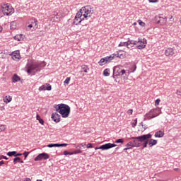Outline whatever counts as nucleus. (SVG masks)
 <instances>
[{"mask_svg":"<svg viewBox=\"0 0 181 181\" xmlns=\"http://www.w3.org/2000/svg\"><path fill=\"white\" fill-rule=\"evenodd\" d=\"M148 1L155 4L156 2H158V0H148Z\"/></svg>","mask_w":181,"mask_h":181,"instance_id":"nucleus-45","label":"nucleus"},{"mask_svg":"<svg viewBox=\"0 0 181 181\" xmlns=\"http://www.w3.org/2000/svg\"><path fill=\"white\" fill-rule=\"evenodd\" d=\"M8 156H16V151H9L7 153Z\"/></svg>","mask_w":181,"mask_h":181,"instance_id":"nucleus-31","label":"nucleus"},{"mask_svg":"<svg viewBox=\"0 0 181 181\" xmlns=\"http://www.w3.org/2000/svg\"><path fill=\"white\" fill-rule=\"evenodd\" d=\"M5 129H6V127L5 125H0V132H3Z\"/></svg>","mask_w":181,"mask_h":181,"instance_id":"nucleus-33","label":"nucleus"},{"mask_svg":"<svg viewBox=\"0 0 181 181\" xmlns=\"http://www.w3.org/2000/svg\"><path fill=\"white\" fill-rule=\"evenodd\" d=\"M98 64H100V66H104V64H107V62H106V61H105V58H102V59L99 61Z\"/></svg>","mask_w":181,"mask_h":181,"instance_id":"nucleus-28","label":"nucleus"},{"mask_svg":"<svg viewBox=\"0 0 181 181\" xmlns=\"http://www.w3.org/2000/svg\"><path fill=\"white\" fill-rule=\"evenodd\" d=\"M2 156V159H5L6 160H8V157L5 156Z\"/></svg>","mask_w":181,"mask_h":181,"instance_id":"nucleus-48","label":"nucleus"},{"mask_svg":"<svg viewBox=\"0 0 181 181\" xmlns=\"http://www.w3.org/2000/svg\"><path fill=\"white\" fill-rule=\"evenodd\" d=\"M50 91L52 90V86L50 84L42 85L39 88V91Z\"/></svg>","mask_w":181,"mask_h":181,"instance_id":"nucleus-16","label":"nucleus"},{"mask_svg":"<svg viewBox=\"0 0 181 181\" xmlns=\"http://www.w3.org/2000/svg\"><path fill=\"white\" fill-rule=\"evenodd\" d=\"M23 181H31L30 178H25Z\"/></svg>","mask_w":181,"mask_h":181,"instance_id":"nucleus-54","label":"nucleus"},{"mask_svg":"<svg viewBox=\"0 0 181 181\" xmlns=\"http://www.w3.org/2000/svg\"><path fill=\"white\" fill-rule=\"evenodd\" d=\"M25 69H27V73L30 74V73L40 71V65L39 64L28 63Z\"/></svg>","mask_w":181,"mask_h":181,"instance_id":"nucleus-5","label":"nucleus"},{"mask_svg":"<svg viewBox=\"0 0 181 181\" xmlns=\"http://www.w3.org/2000/svg\"><path fill=\"white\" fill-rule=\"evenodd\" d=\"M21 57V54L19 52H13L12 54V59L13 60H19Z\"/></svg>","mask_w":181,"mask_h":181,"instance_id":"nucleus-21","label":"nucleus"},{"mask_svg":"<svg viewBox=\"0 0 181 181\" xmlns=\"http://www.w3.org/2000/svg\"><path fill=\"white\" fill-rule=\"evenodd\" d=\"M128 78H125V76H124V80H127Z\"/></svg>","mask_w":181,"mask_h":181,"instance_id":"nucleus-59","label":"nucleus"},{"mask_svg":"<svg viewBox=\"0 0 181 181\" xmlns=\"http://www.w3.org/2000/svg\"><path fill=\"white\" fill-rule=\"evenodd\" d=\"M160 114V109H153L150 111L149 113L146 115L147 118H155V117H158Z\"/></svg>","mask_w":181,"mask_h":181,"instance_id":"nucleus-9","label":"nucleus"},{"mask_svg":"<svg viewBox=\"0 0 181 181\" xmlns=\"http://www.w3.org/2000/svg\"><path fill=\"white\" fill-rule=\"evenodd\" d=\"M28 28H30V29H31V28H33V29L36 30V29H37V20L31 19L30 23L28 25Z\"/></svg>","mask_w":181,"mask_h":181,"instance_id":"nucleus-13","label":"nucleus"},{"mask_svg":"<svg viewBox=\"0 0 181 181\" xmlns=\"http://www.w3.org/2000/svg\"><path fill=\"white\" fill-rule=\"evenodd\" d=\"M62 13L58 12L56 13V15L53 17V21H55V22H58V21H60L62 19Z\"/></svg>","mask_w":181,"mask_h":181,"instance_id":"nucleus-18","label":"nucleus"},{"mask_svg":"<svg viewBox=\"0 0 181 181\" xmlns=\"http://www.w3.org/2000/svg\"><path fill=\"white\" fill-rule=\"evenodd\" d=\"M4 103H5L6 104H8V103H11V101H12V97L11 95H7L5 96L3 98Z\"/></svg>","mask_w":181,"mask_h":181,"instance_id":"nucleus-20","label":"nucleus"},{"mask_svg":"<svg viewBox=\"0 0 181 181\" xmlns=\"http://www.w3.org/2000/svg\"><path fill=\"white\" fill-rule=\"evenodd\" d=\"M110 73L111 71L110 70V69H105L103 71V76H105V77H109Z\"/></svg>","mask_w":181,"mask_h":181,"instance_id":"nucleus-25","label":"nucleus"},{"mask_svg":"<svg viewBox=\"0 0 181 181\" xmlns=\"http://www.w3.org/2000/svg\"><path fill=\"white\" fill-rule=\"evenodd\" d=\"M174 170H179V168H175Z\"/></svg>","mask_w":181,"mask_h":181,"instance_id":"nucleus-58","label":"nucleus"},{"mask_svg":"<svg viewBox=\"0 0 181 181\" xmlns=\"http://www.w3.org/2000/svg\"><path fill=\"white\" fill-rule=\"evenodd\" d=\"M82 13L83 14V18L88 19V18H91L93 15V11L88 6H84L81 8Z\"/></svg>","mask_w":181,"mask_h":181,"instance_id":"nucleus-8","label":"nucleus"},{"mask_svg":"<svg viewBox=\"0 0 181 181\" xmlns=\"http://www.w3.org/2000/svg\"><path fill=\"white\" fill-rule=\"evenodd\" d=\"M2 26H0V33H1V32H2Z\"/></svg>","mask_w":181,"mask_h":181,"instance_id":"nucleus-57","label":"nucleus"},{"mask_svg":"<svg viewBox=\"0 0 181 181\" xmlns=\"http://www.w3.org/2000/svg\"><path fill=\"white\" fill-rule=\"evenodd\" d=\"M22 36L23 35L20 34V35H17L14 37L15 40H18V42H21V40H22Z\"/></svg>","mask_w":181,"mask_h":181,"instance_id":"nucleus-29","label":"nucleus"},{"mask_svg":"<svg viewBox=\"0 0 181 181\" xmlns=\"http://www.w3.org/2000/svg\"><path fill=\"white\" fill-rule=\"evenodd\" d=\"M81 69L83 70L84 73H88V70H90V69H88V66H87V65H82Z\"/></svg>","mask_w":181,"mask_h":181,"instance_id":"nucleus-27","label":"nucleus"},{"mask_svg":"<svg viewBox=\"0 0 181 181\" xmlns=\"http://www.w3.org/2000/svg\"><path fill=\"white\" fill-rule=\"evenodd\" d=\"M119 57V59H122L124 57V56H122V54H119V53L118 54H111L109 57H105V60L106 62V63H110V62H111L112 60H114V57Z\"/></svg>","mask_w":181,"mask_h":181,"instance_id":"nucleus-12","label":"nucleus"},{"mask_svg":"<svg viewBox=\"0 0 181 181\" xmlns=\"http://www.w3.org/2000/svg\"><path fill=\"white\" fill-rule=\"evenodd\" d=\"M1 9L2 13L6 16H11V15L15 13V9L12 8V6L9 5L8 4H1Z\"/></svg>","mask_w":181,"mask_h":181,"instance_id":"nucleus-4","label":"nucleus"},{"mask_svg":"<svg viewBox=\"0 0 181 181\" xmlns=\"http://www.w3.org/2000/svg\"><path fill=\"white\" fill-rule=\"evenodd\" d=\"M165 54L168 57H172V56L175 54V49H173V48H168L165 51Z\"/></svg>","mask_w":181,"mask_h":181,"instance_id":"nucleus-15","label":"nucleus"},{"mask_svg":"<svg viewBox=\"0 0 181 181\" xmlns=\"http://www.w3.org/2000/svg\"><path fill=\"white\" fill-rule=\"evenodd\" d=\"M36 119H37V121H39L41 125H43V124H45V121L43 120V119L40 118V116H39V115H37Z\"/></svg>","mask_w":181,"mask_h":181,"instance_id":"nucleus-26","label":"nucleus"},{"mask_svg":"<svg viewBox=\"0 0 181 181\" xmlns=\"http://www.w3.org/2000/svg\"><path fill=\"white\" fill-rule=\"evenodd\" d=\"M2 159V156H0V160Z\"/></svg>","mask_w":181,"mask_h":181,"instance_id":"nucleus-60","label":"nucleus"},{"mask_svg":"<svg viewBox=\"0 0 181 181\" xmlns=\"http://www.w3.org/2000/svg\"><path fill=\"white\" fill-rule=\"evenodd\" d=\"M13 25H15V22H11L10 24V28H12V26H13Z\"/></svg>","mask_w":181,"mask_h":181,"instance_id":"nucleus-52","label":"nucleus"},{"mask_svg":"<svg viewBox=\"0 0 181 181\" xmlns=\"http://www.w3.org/2000/svg\"><path fill=\"white\" fill-rule=\"evenodd\" d=\"M138 23L140 25V26H142V27L145 26V23L142 21V20H139Z\"/></svg>","mask_w":181,"mask_h":181,"instance_id":"nucleus-36","label":"nucleus"},{"mask_svg":"<svg viewBox=\"0 0 181 181\" xmlns=\"http://www.w3.org/2000/svg\"><path fill=\"white\" fill-rule=\"evenodd\" d=\"M73 155H77V153H81V151L80 150H76L74 152H72Z\"/></svg>","mask_w":181,"mask_h":181,"instance_id":"nucleus-37","label":"nucleus"},{"mask_svg":"<svg viewBox=\"0 0 181 181\" xmlns=\"http://www.w3.org/2000/svg\"><path fill=\"white\" fill-rule=\"evenodd\" d=\"M67 144L64 143V144H59V147L60 146H67Z\"/></svg>","mask_w":181,"mask_h":181,"instance_id":"nucleus-41","label":"nucleus"},{"mask_svg":"<svg viewBox=\"0 0 181 181\" xmlns=\"http://www.w3.org/2000/svg\"><path fill=\"white\" fill-rule=\"evenodd\" d=\"M151 138H152V134H148L136 137H131L130 139H134L133 143L134 144V148H139L140 146H142L144 141H146V139H151Z\"/></svg>","mask_w":181,"mask_h":181,"instance_id":"nucleus-1","label":"nucleus"},{"mask_svg":"<svg viewBox=\"0 0 181 181\" xmlns=\"http://www.w3.org/2000/svg\"><path fill=\"white\" fill-rule=\"evenodd\" d=\"M56 112L61 114L62 118H68L70 115V106L65 104L58 105V107H56Z\"/></svg>","mask_w":181,"mask_h":181,"instance_id":"nucleus-2","label":"nucleus"},{"mask_svg":"<svg viewBox=\"0 0 181 181\" xmlns=\"http://www.w3.org/2000/svg\"><path fill=\"white\" fill-rule=\"evenodd\" d=\"M163 135H165V132L163 131H158L155 133L156 138H163Z\"/></svg>","mask_w":181,"mask_h":181,"instance_id":"nucleus-19","label":"nucleus"},{"mask_svg":"<svg viewBox=\"0 0 181 181\" xmlns=\"http://www.w3.org/2000/svg\"><path fill=\"white\" fill-rule=\"evenodd\" d=\"M137 122H138V119H135V122H134V123L133 127H136V124H137Z\"/></svg>","mask_w":181,"mask_h":181,"instance_id":"nucleus-47","label":"nucleus"},{"mask_svg":"<svg viewBox=\"0 0 181 181\" xmlns=\"http://www.w3.org/2000/svg\"><path fill=\"white\" fill-rule=\"evenodd\" d=\"M54 148L57 147L59 148V144H53Z\"/></svg>","mask_w":181,"mask_h":181,"instance_id":"nucleus-49","label":"nucleus"},{"mask_svg":"<svg viewBox=\"0 0 181 181\" xmlns=\"http://www.w3.org/2000/svg\"><path fill=\"white\" fill-rule=\"evenodd\" d=\"M115 146H117V144H115L107 143L100 146V147H96L95 150L97 151V149H102V151H107L108 149H111V148H115Z\"/></svg>","mask_w":181,"mask_h":181,"instance_id":"nucleus-10","label":"nucleus"},{"mask_svg":"<svg viewBox=\"0 0 181 181\" xmlns=\"http://www.w3.org/2000/svg\"><path fill=\"white\" fill-rule=\"evenodd\" d=\"M158 23H160V20H159V21H158Z\"/></svg>","mask_w":181,"mask_h":181,"instance_id":"nucleus-61","label":"nucleus"},{"mask_svg":"<svg viewBox=\"0 0 181 181\" xmlns=\"http://www.w3.org/2000/svg\"><path fill=\"white\" fill-rule=\"evenodd\" d=\"M23 155L25 156V159H26L28 158V156H29V152L28 151H25Z\"/></svg>","mask_w":181,"mask_h":181,"instance_id":"nucleus-39","label":"nucleus"},{"mask_svg":"<svg viewBox=\"0 0 181 181\" xmlns=\"http://www.w3.org/2000/svg\"><path fill=\"white\" fill-rule=\"evenodd\" d=\"M180 23H181V19H180Z\"/></svg>","mask_w":181,"mask_h":181,"instance_id":"nucleus-63","label":"nucleus"},{"mask_svg":"<svg viewBox=\"0 0 181 181\" xmlns=\"http://www.w3.org/2000/svg\"><path fill=\"white\" fill-rule=\"evenodd\" d=\"M51 118L54 122H60V115L57 112L52 113Z\"/></svg>","mask_w":181,"mask_h":181,"instance_id":"nucleus-17","label":"nucleus"},{"mask_svg":"<svg viewBox=\"0 0 181 181\" xmlns=\"http://www.w3.org/2000/svg\"><path fill=\"white\" fill-rule=\"evenodd\" d=\"M133 110L132 109H130L127 111V114H130V115H132Z\"/></svg>","mask_w":181,"mask_h":181,"instance_id":"nucleus-44","label":"nucleus"},{"mask_svg":"<svg viewBox=\"0 0 181 181\" xmlns=\"http://www.w3.org/2000/svg\"><path fill=\"white\" fill-rule=\"evenodd\" d=\"M128 149H129V148H128V147H127V148H124V151H128Z\"/></svg>","mask_w":181,"mask_h":181,"instance_id":"nucleus-56","label":"nucleus"},{"mask_svg":"<svg viewBox=\"0 0 181 181\" xmlns=\"http://www.w3.org/2000/svg\"><path fill=\"white\" fill-rule=\"evenodd\" d=\"M64 155L67 156V155H73L72 152H69L67 151H64Z\"/></svg>","mask_w":181,"mask_h":181,"instance_id":"nucleus-38","label":"nucleus"},{"mask_svg":"<svg viewBox=\"0 0 181 181\" xmlns=\"http://www.w3.org/2000/svg\"><path fill=\"white\" fill-rule=\"evenodd\" d=\"M84 19H86V18H84V14H83V11H81V8L76 13L73 23H74V25H78V23H81V21H84Z\"/></svg>","mask_w":181,"mask_h":181,"instance_id":"nucleus-7","label":"nucleus"},{"mask_svg":"<svg viewBox=\"0 0 181 181\" xmlns=\"http://www.w3.org/2000/svg\"><path fill=\"white\" fill-rule=\"evenodd\" d=\"M135 144H134V141H129V143H127L126 144V146L127 148V149H132V148H135Z\"/></svg>","mask_w":181,"mask_h":181,"instance_id":"nucleus-23","label":"nucleus"},{"mask_svg":"<svg viewBox=\"0 0 181 181\" xmlns=\"http://www.w3.org/2000/svg\"><path fill=\"white\" fill-rule=\"evenodd\" d=\"M21 160V158L20 157H16L13 159V163L14 165H16L18 163V162H19Z\"/></svg>","mask_w":181,"mask_h":181,"instance_id":"nucleus-32","label":"nucleus"},{"mask_svg":"<svg viewBox=\"0 0 181 181\" xmlns=\"http://www.w3.org/2000/svg\"><path fill=\"white\" fill-rule=\"evenodd\" d=\"M5 162L4 160L0 161V166H2V165H4Z\"/></svg>","mask_w":181,"mask_h":181,"instance_id":"nucleus-51","label":"nucleus"},{"mask_svg":"<svg viewBox=\"0 0 181 181\" xmlns=\"http://www.w3.org/2000/svg\"><path fill=\"white\" fill-rule=\"evenodd\" d=\"M125 73H127V71L124 69H121L119 66H116L113 68L112 78L116 83H119V81H121V77H122Z\"/></svg>","mask_w":181,"mask_h":181,"instance_id":"nucleus-3","label":"nucleus"},{"mask_svg":"<svg viewBox=\"0 0 181 181\" xmlns=\"http://www.w3.org/2000/svg\"><path fill=\"white\" fill-rule=\"evenodd\" d=\"M18 156H22V153H18L16 154L15 157L16 158Z\"/></svg>","mask_w":181,"mask_h":181,"instance_id":"nucleus-50","label":"nucleus"},{"mask_svg":"<svg viewBox=\"0 0 181 181\" xmlns=\"http://www.w3.org/2000/svg\"><path fill=\"white\" fill-rule=\"evenodd\" d=\"M156 144H158V141L156 139H150L148 141V145L150 146V148H152V146H153V145H156Z\"/></svg>","mask_w":181,"mask_h":181,"instance_id":"nucleus-22","label":"nucleus"},{"mask_svg":"<svg viewBox=\"0 0 181 181\" xmlns=\"http://www.w3.org/2000/svg\"><path fill=\"white\" fill-rule=\"evenodd\" d=\"M115 144H124V139H118L115 141Z\"/></svg>","mask_w":181,"mask_h":181,"instance_id":"nucleus-34","label":"nucleus"},{"mask_svg":"<svg viewBox=\"0 0 181 181\" xmlns=\"http://www.w3.org/2000/svg\"><path fill=\"white\" fill-rule=\"evenodd\" d=\"M13 83H16L18 81H21V77L17 76L16 74H14L12 77Z\"/></svg>","mask_w":181,"mask_h":181,"instance_id":"nucleus-24","label":"nucleus"},{"mask_svg":"<svg viewBox=\"0 0 181 181\" xmlns=\"http://www.w3.org/2000/svg\"><path fill=\"white\" fill-rule=\"evenodd\" d=\"M132 43H134V40H129L127 42H121L119 44V47H121V46H127V47H128V49H129V47H132Z\"/></svg>","mask_w":181,"mask_h":181,"instance_id":"nucleus-14","label":"nucleus"},{"mask_svg":"<svg viewBox=\"0 0 181 181\" xmlns=\"http://www.w3.org/2000/svg\"><path fill=\"white\" fill-rule=\"evenodd\" d=\"M86 148H93V144H91L90 143L88 144L86 146Z\"/></svg>","mask_w":181,"mask_h":181,"instance_id":"nucleus-42","label":"nucleus"},{"mask_svg":"<svg viewBox=\"0 0 181 181\" xmlns=\"http://www.w3.org/2000/svg\"><path fill=\"white\" fill-rule=\"evenodd\" d=\"M0 110H1V111H4L5 107H4V106L0 107Z\"/></svg>","mask_w":181,"mask_h":181,"instance_id":"nucleus-53","label":"nucleus"},{"mask_svg":"<svg viewBox=\"0 0 181 181\" xmlns=\"http://www.w3.org/2000/svg\"><path fill=\"white\" fill-rule=\"evenodd\" d=\"M148 140L146 139L143 141L142 145L143 146V149L144 148H146V146H148Z\"/></svg>","mask_w":181,"mask_h":181,"instance_id":"nucleus-30","label":"nucleus"},{"mask_svg":"<svg viewBox=\"0 0 181 181\" xmlns=\"http://www.w3.org/2000/svg\"><path fill=\"white\" fill-rule=\"evenodd\" d=\"M70 80H71V78H70V77H67L66 79H65V81H64V83H65V84H69L70 83Z\"/></svg>","mask_w":181,"mask_h":181,"instance_id":"nucleus-35","label":"nucleus"},{"mask_svg":"<svg viewBox=\"0 0 181 181\" xmlns=\"http://www.w3.org/2000/svg\"><path fill=\"white\" fill-rule=\"evenodd\" d=\"M159 103H160V99H157L155 102V105H159Z\"/></svg>","mask_w":181,"mask_h":181,"instance_id":"nucleus-40","label":"nucleus"},{"mask_svg":"<svg viewBox=\"0 0 181 181\" xmlns=\"http://www.w3.org/2000/svg\"><path fill=\"white\" fill-rule=\"evenodd\" d=\"M18 163H24L23 160H22L21 159L19 160Z\"/></svg>","mask_w":181,"mask_h":181,"instance_id":"nucleus-55","label":"nucleus"},{"mask_svg":"<svg viewBox=\"0 0 181 181\" xmlns=\"http://www.w3.org/2000/svg\"><path fill=\"white\" fill-rule=\"evenodd\" d=\"M134 42H132V45L133 46H136L137 49H145L146 46V40L139 38L138 41H134Z\"/></svg>","mask_w":181,"mask_h":181,"instance_id":"nucleus-6","label":"nucleus"},{"mask_svg":"<svg viewBox=\"0 0 181 181\" xmlns=\"http://www.w3.org/2000/svg\"><path fill=\"white\" fill-rule=\"evenodd\" d=\"M176 94L177 95H181V90H177Z\"/></svg>","mask_w":181,"mask_h":181,"instance_id":"nucleus-43","label":"nucleus"},{"mask_svg":"<svg viewBox=\"0 0 181 181\" xmlns=\"http://www.w3.org/2000/svg\"><path fill=\"white\" fill-rule=\"evenodd\" d=\"M47 148H54L53 144H48Z\"/></svg>","mask_w":181,"mask_h":181,"instance_id":"nucleus-46","label":"nucleus"},{"mask_svg":"<svg viewBox=\"0 0 181 181\" xmlns=\"http://www.w3.org/2000/svg\"><path fill=\"white\" fill-rule=\"evenodd\" d=\"M36 181H42V180H37Z\"/></svg>","mask_w":181,"mask_h":181,"instance_id":"nucleus-62","label":"nucleus"},{"mask_svg":"<svg viewBox=\"0 0 181 181\" xmlns=\"http://www.w3.org/2000/svg\"><path fill=\"white\" fill-rule=\"evenodd\" d=\"M49 154L46 153H42L38 154V156L34 158V160H35V162H37L39 160H43V159L44 160H46V159H49Z\"/></svg>","mask_w":181,"mask_h":181,"instance_id":"nucleus-11","label":"nucleus"}]
</instances>
